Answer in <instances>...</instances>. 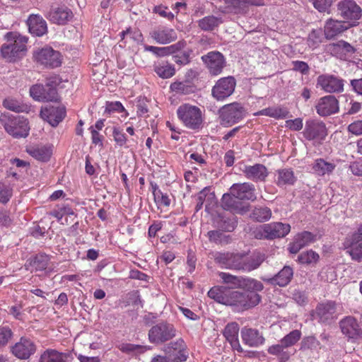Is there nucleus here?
<instances>
[{"mask_svg":"<svg viewBox=\"0 0 362 362\" xmlns=\"http://www.w3.org/2000/svg\"><path fill=\"white\" fill-rule=\"evenodd\" d=\"M336 311V303L333 301L320 303L315 309V313L320 322L328 325L337 319Z\"/></svg>","mask_w":362,"mask_h":362,"instance_id":"19","label":"nucleus"},{"mask_svg":"<svg viewBox=\"0 0 362 362\" xmlns=\"http://www.w3.org/2000/svg\"><path fill=\"white\" fill-rule=\"evenodd\" d=\"M320 42L321 32L319 30H313L310 32L308 37V45L313 48H315Z\"/></svg>","mask_w":362,"mask_h":362,"instance_id":"56","label":"nucleus"},{"mask_svg":"<svg viewBox=\"0 0 362 362\" xmlns=\"http://www.w3.org/2000/svg\"><path fill=\"white\" fill-rule=\"evenodd\" d=\"M39 362H67L66 355L55 349H48L41 354Z\"/></svg>","mask_w":362,"mask_h":362,"instance_id":"35","label":"nucleus"},{"mask_svg":"<svg viewBox=\"0 0 362 362\" xmlns=\"http://www.w3.org/2000/svg\"><path fill=\"white\" fill-rule=\"evenodd\" d=\"M338 14L349 26L357 25L362 16L361 8L354 0H343L337 4Z\"/></svg>","mask_w":362,"mask_h":362,"instance_id":"8","label":"nucleus"},{"mask_svg":"<svg viewBox=\"0 0 362 362\" xmlns=\"http://www.w3.org/2000/svg\"><path fill=\"white\" fill-rule=\"evenodd\" d=\"M13 333L8 326H0V350L4 348L13 338Z\"/></svg>","mask_w":362,"mask_h":362,"instance_id":"48","label":"nucleus"},{"mask_svg":"<svg viewBox=\"0 0 362 362\" xmlns=\"http://www.w3.org/2000/svg\"><path fill=\"white\" fill-rule=\"evenodd\" d=\"M186 344L183 339H179L175 341H172L163 347V351L166 356L169 358H175V359H180L184 356V361L187 359L188 352L186 350Z\"/></svg>","mask_w":362,"mask_h":362,"instance_id":"22","label":"nucleus"},{"mask_svg":"<svg viewBox=\"0 0 362 362\" xmlns=\"http://www.w3.org/2000/svg\"><path fill=\"white\" fill-rule=\"evenodd\" d=\"M348 131L351 134L358 136L362 134V119L356 120L348 126Z\"/></svg>","mask_w":362,"mask_h":362,"instance_id":"64","label":"nucleus"},{"mask_svg":"<svg viewBox=\"0 0 362 362\" xmlns=\"http://www.w3.org/2000/svg\"><path fill=\"white\" fill-rule=\"evenodd\" d=\"M339 101L332 95L322 97L315 105L316 112L321 117L335 114L339 111Z\"/></svg>","mask_w":362,"mask_h":362,"instance_id":"14","label":"nucleus"},{"mask_svg":"<svg viewBox=\"0 0 362 362\" xmlns=\"http://www.w3.org/2000/svg\"><path fill=\"white\" fill-rule=\"evenodd\" d=\"M27 152L35 159L47 162L52 155V148L51 146H40L32 147L28 149Z\"/></svg>","mask_w":362,"mask_h":362,"instance_id":"32","label":"nucleus"},{"mask_svg":"<svg viewBox=\"0 0 362 362\" xmlns=\"http://www.w3.org/2000/svg\"><path fill=\"white\" fill-rule=\"evenodd\" d=\"M245 116V108L238 102L224 105L218 110L220 124L224 127L233 126L243 119Z\"/></svg>","mask_w":362,"mask_h":362,"instance_id":"3","label":"nucleus"},{"mask_svg":"<svg viewBox=\"0 0 362 362\" xmlns=\"http://www.w3.org/2000/svg\"><path fill=\"white\" fill-rule=\"evenodd\" d=\"M303 127V119L299 117L294 119H288L285 122V127L291 131H300L302 129Z\"/></svg>","mask_w":362,"mask_h":362,"instance_id":"58","label":"nucleus"},{"mask_svg":"<svg viewBox=\"0 0 362 362\" xmlns=\"http://www.w3.org/2000/svg\"><path fill=\"white\" fill-rule=\"evenodd\" d=\"M315 240V235L309 231H303L298 233L293 243L288 246V251L292 254L298 253L303 247L313 243Z\"/></svg>","mask_w":362,"mask_h":362,"instance_id":"24","label":"nucleus"},{"mask_svg":"<svg viewBox=\"0 0 362 362\" xmlns=\"http://www.w3.org/2000/svg\"><path fill=\"white\" fill-rule=\"evenodd\" d=\"M3 105L6 109L16 112H29L30 106L22 103L15 99L6 98L3 101Z\"/></svg>","mask_w":362,"mask_h":362,"instance_id":"40","label":"nucleus"},{"mask_svg":"<svg viewBox=\"0 0 362 362\" xmlns=\"http://www.w3.org/2000/svg\"><path fill=\"white\" fill-rule=\"evenodd\" d=\"M230 192L239 200L255 201L257 199L255 186L249 182L233 184Z\"/></svg>","mask_w":362,"mask_h":362,"instance_id":"18","label":"nucleus"},{"mask_svg":"<svg viewBox=\"0 0 362 362\" xmlns=\"http://www.w3.org/2000/svg\"><path fill=\"white\" fill-rule=\"evenodd\" d=\"M321 281L325 282H332L336 280L337 274L332 267L325 268L319 274Z\"/></svg>","mask_w":362,"mask_h":362,"instance_id":"52","label":"nucleus"},{"mask_svg":"<svg viewBox=\"0 0 362 362\" xmlns=\"http://www.w3.org/2000/svg\"><path fill=\"white\" fill-rule=\"evenodd\" d=\"M261 300V296L255 292H241L229 290L226 305L233 306L238 310H248Z\"/></svg>","mask_w":362,"mask_h":362,"instance_id":"5","label":"nucleus"},{"mask_svg":"<svg viewBox=\"0 0 362 362\" xmlns=\"http://www.w3.org/2000/svg\"><path fill=\"white\" fill-rule=\"evenodd\" d=\"M145 51H148L156 55L157 57H165L171 54L168 47H158L151 45H145Z\"/></svg>","mask_w":362,"mask_h":362,"instance_id":"54","label":"nucleus"},{"mask_svg":"<svg viewBox=\"0 0 362 362\" xmlns=\"http://www.w3.org/2000/svg\"><path fill=\"white\" fill-rule=\"evenodd\" d=\"M36 351L35 343L30 339L21 337L20 341L11 347L12 354L19 359H28Z\"/></svg>","mask_w":362,"mask_h":362,"instance_id":"17","label":"nucleus"},{"mask_svg":"<svg viewBox=\"0 0 362 362\" xmlns=\"http://www.w3.org/2000/svg\"><path fill=\"white\" fill-rule=\"evenodd\" d=\"M303 135L308 140H323L327 135L324 122L317 120H308L303 131Z\"/></svg>","mask_w":362,"mask_h":362,"instance_id":"15","label":"nucleus"},{"mask_svg":"<svg viewBox=\"0 0 362 362\" xmlns=\"http://www.w3.org/2000/svg\"><path fill=\"white\" fill-rule=\"evenodd\" d=\"M73 16L71 9L62 6L52 9L47 14V18L53 23L65 25L72 19Z\"/></svg>","mask_w":362,"mask_h":362,"instance_id":"23","label":"nucleus"},{"mask_svg":"<svg viewBox=\"0 0 362 362\" xmlns=\"http://www.w3.org/2000/svg\"><path fill=\"white\" fill-rule=\"evenodd\" d=\"M112 136L117 145L123 146L126 144L127 139L122 129L115 127L112 131Z\"/></svg>","mask_w":362,"mask_h":362,"instance_id":"55","label":"nucleus"},{"mask_svg":"<svg viewBox=\"0 0 362 362\" xmlns=\"http://www.w3.org/2000/svg\"><path fill=\"white\" fill-rule=\"evenodd\" d=\"M293 276V270L289 266H284L276 275L271 278H262L264 282L272 285L284 287L291 281Z\"/></svg>","mask_w":362,"mask_h":362,"instance_id":"21","label":"nucleus"},{"mask_svg":"<svg viewBox=\"0 0 362 362\" xmlns=\"http://www.w3.org/2000/svg\"><path fill=\"white\" fill-rule=\"evenodd\" d=\"M275 183L280 187L293 185L296 181L293 171L291 168H283L276 170Z\"/></svg>","mask_w":362,"mask_h":362,"instance_id":"31","label":"nucleus"},{"mask_svg":"<svg viewBox=\"0 0 362 362\" xmlns=\"http://www.w3.org/2000/svg\"><path fill=\"white\" fill-rule=\"evenodd\" d=\"M177 114L178 118L187 127L198 129L202 127L203 122L202 112L198 107L183 104L178 107Z\"/></svg>","mask_w":362,"mask_h":362,"instance_id":"6","label":"nucleus"},{"mask_svg":"<svg viewBox=\"0 0 362 362\" xmlns=\"http://www.w3.org/2000/svg\"><path fill=\"white\" fill-rule=\"evenodd\" d=\"M202 59L206 64L210 74L213 76L220 74L226 64L223 55L217 51L210 52L203 55Z\"/></svg>","mask_w":362,"mask_h":362,"instance_id":"13","label":"nucleus"},{"mask_svg":"<svg viewBox=\"0 0 362 362\" xmlns=\"http://www.w3.org/2000/svg\"><path fill=\"white\" fill-rule=\"evenodd\" d=\"M230 288L224 286H217L211 288L208 292V296L217 303L226 305Z\"/></svg>","mask_w":362,"mask_h":362,"instance_id":"33","label":"nucleus"},{"mask_svg":"<svg viewBox=\"0 0 362 362\" xmlns=\"http://www.w3.org/2000/svg\"><path fill=\"white\" fill-rule=\"evenodd\" d=\"M346 250L353 260L362 261V240L356 241L351 239L350 245L346 247Z\"/></svg>","mask_w":362,"mask_h":362,"instance_id":"43","label":"nucleus"},{"mask_svg":"<svg viewBox=\"0 0 362 362\" xmlns=\"http://www.w3.org/2000/svg\"><path fill=\"white\" fill-rule=\"evenodd\" d=\"M349 28H351V26L344 21H337L330 18L327 21L325 25V37L328 40H331Z\"/></svg>","mask_w":362,"mask_h":362,"instance_id":"25","label":"nucleus"},{"mask_svg":"<svg viewBox=\"0 0 362 362\" xmlns=\"http://www.w3.org/2000/svg\"><path fill=\"white\" fill-rule=\"evenodd\" d=\"M218 276L222 283L230 286L229 288H239L240 276L232 275L226 272H220Z\"/></svg>","mask_w":362,"mask_h":362,"instance_id":"46","label":"nucleus"},{"mask_svg":"<svg viewBox=\"0 0 362 362\" xmlns=\"http://www.w3.org/2000/svg\"><path fill=\"white\" fill-rule=\"evenodd\" d=\"M208 195L211 196V197L213 196V194L210 193L209 187H205L201 192H199V193L198 194L197 203L196 205V211H199L202 208L204 201L205 198L206 197V196H208Z\"/></svg>","mask_w":362,"mask_h":362,"instance_id":"60","label":"nucleus"},{"mask_svg":"<svg viewBox=\"0 0 362 362\" xmlns=\"http://www.w3.org/2000/svg\"><path fill=\"white\" fill-rule=\"evenodd\" d=\"M191 54L192 50L189 49L177 52L173 56V62L178 65H186L190 62Z\"/></svg>","mask_w":362,"mask_h":362,"instance_id":"49","label":"nucleus"},{"mask_svg":"<svg viewBox=\"0 0 362 362\" xmlns=\"http://www.w3.org/2000/svg\"><path fill=\"white\" fill-rule=\"evenodd\" d=\"M29 31L36 36H42L47 32V25L43 18L37 14H31L27 21Z\"/></svg>","mask_w":362,"mask_h":362,"instance_id":"28","label":"nucleus"},{"mask_svg":"<svg viewBox=\"0 0 362 362\" xmlns=\"http://www.w3.org/2000/svg\"><path fill=\"white\" fill-rule=\"evenodd\" d=\"M319 259V255L313 251L310 250L306 252H303L298 256V261L301 264H313L316 263Z\"/></svg>","mask_w":362,"mask_h":362,"instance_id":"50","label":"nucleus"},{"mask_svg":"<svg viewBox=\"0 0 362 362\" xmlns=\"http://www.w3.org/2000/svg\"><path fill=\"white\" fill-rule=\"evenodd\" d=\"M236 81L233 76L218 79L211 89L212 97L218 101H223L230 96L235 88Z\"/></svg>","mask_w":362,"mask_h":362,"instance_id":"10","label":"nucleus"},{"mask_svg":"<svg viewBox=\"0 0 362 362\" xmlns=\"http://www.w3.org/2000/svg\"><path fill=\"white\" fill-rule=\"evenodd\" d=\"M218 226L222 230L231 232L236 228L237 222L234 217L226 218L221 217L218 222Z\"/></svg>","mask_w":362,"mask_h":362,"instance_id":"51","label":"nucleus"},{"mask_svg":"<svg viewBox=\"0 0 362 362\" xmlns=\"http://www.w3.org/2000/svg\"><path fill=\"white\" fill-rule=\"evenodd\" d=\"M151 37L158 43L165 45L170 43L177 39L176 32L167 27H159L151 32Z\"/></svg>","mask_w":362,"mask_h":362,"instance_id":"27","label":"nucleus"},{"mask_svg":"<svg viewBox=\"0 0 362 362\" xmlns=\"http://www.w3.org/2000/svg\"><path fill=\"white\" fill-rule=\"evenodd\" d=\"M65 115L66 110L64 107L47 105L42 107L40 111V117L52 127H57Z\"/></svg>","mask_w":362,"mask_h":362,"instance_id":"16","label":"nucleus"},{"mask_svg":"<svg viewBox=\"0 0 362 362\" xmlns=\"http://www.w3.org/2000/svg\"><path fill=\"white\" fill-rule=\"evenodd\" d=\"M238 332V324L236 322H230L226 326L223 334L226 340L231 345L232 348L238 352L242 353L243 352V349L239 342Z\"/></svg>","mask_w":362,"mask_h":362,"instance_id":"26","label":"nucleus"},{"mask_svg":"<svg viewBox=\"0 0 362 362\" xmlns=\"http://www.w3.org/2000/svg\"><path fill=\"white\" fill-rule=\"evenodd\" d=\"M44 86L45 90V96H44V100L47 101H56L58 99V94L57 91V88H50L47 86Z\"/></svg>","mask_w":362,"mask_h":362,"instance_id":"63","label":"nucleus"},{"mask_svg":"<svg viewBox=\"0 0 362 362\" xmlns=\"http://www.w3.org/2000/svg\"><path fill=\"white\" fill-rule=\"evenodd\" d=\"M45 90L43 85L36 84L33 86L30 89V96L38 101L44 100Z\"/></svg>","mask_w":362,"mask_h":362,"instance_id":"53","label":"nucleus"},{"mask_svg":"<svg viewBox=\"0 0 362 362\" xmlns=\"http://www.w3.org/2000/svg\"><path fill=\"white\" fill-rule=\"evenodd\" d=\"M6 42L1 47V55L8 62H15L26 54L28 38L18 33L9 32L5 35Z\"/></svg>","mask_w":362,"mask_h":362,"instance_id":"2","label":"nucleus"},{"mask_svg":"<svg viewBox=\"0 0 362 362\" xmlns=\"http://www.w3.org/2000/svg\"><path fill=\"white\" fill-rule=\"evenodd\" d=\"M176 335L173 325L162 321L153 325L148 331V339L155 344H161L172 339Z\"/></svg>","mask_w":362,"mask_h":362,"instance_id":"9","label":"nucleus"},{"mask_svg":"<svg viewBox=\"0 0 362 362\" xmlns=\"http://www.w3.org/2000/svg\"><path fill=\"white\" fill-rule=\"evenodd\" d=\"M332 4V0H315L314 7L320 12L327 11Z\"/></svg>","mask_w":362,"mask_h":362,"instance_id":"62","label":"nucleus"},{"mask_svg":"<svg viewBox=\"0 0 362 362\" xmlns=\"http://www.w3.org/2000/svg\"><path fill=\"white\" fill-rule=\"evenodd\" d=\"M49 257L45 254H37L28 260L29 266L35 271L45 270L49 264Z\"/></svg>","mask_w":362,"mask_h":362,"instance_id":"38","label":"nucleus"},{"mask_svg":"<svg viewBox=\"0 0 362 362\" xmlns=\"http://www.w3.org/2000/svg\"><path fill=\"white\" fill-rule=\"evenodd\" d=\"M155 72L163 78H168L174 76L175 69L168 62L158 63L154 66Z\"/></svg>","mask_w":362,"mask_h":362,"instance_id":"41","label":"nucleus"},{"mask_svg":"<svg viewBox=\"0 0 362 362\" xmlns=\"http://www.w3.org/2000/svg\"><path fill=\"white\" fill-rule=\"evenodd\" d=\"M223 23L221 18L207 16L197 21L198 27L204 31H212Z\"/></svg>","mask_w":362,"mask_h":362,"instance_id":"34","label":"nucleus"},{"mask_svg":"<svg viewBox=\"0 0 362 362\" xmlns=\"http://www.w3.org/2000/svg\"><path fill=\"white\" fill-rule=\"evenodd\" d=\"M300 337L301 332L298 329H294L282 338L281 342L283 343L286 348H288L296 344Z\"/></svg>","mask_w":362,"mask_h":362,"instance_id":"47","label":"nucleus"},{"mask_svg":"<svg viewBox=\"0 0 362 362\" xmlns=\"http://www.w3.org/2000/svg\"><path fill=\"white\" fill-rule=\"evenodd\" d=\"M289 113L290 112L286 107H272L264 108L258 112L256 115L269 116L279 119L288 117L289 116Z\"/></svg>","mask_w":362,"mask_h":362,"instance_id":"36","label":"nucleus"},{"mask_svg":"<svg viewBox=\"0 0 362 362\" xmlns=\"http://www.w3.org/2000/svg\"><path fill=\"white\" fill-rule=\"evenodd\" d=\"M12 195L11 189L4 183H0V202L7 203Z\"/></svg>","mask_w":362,"mask_h":362,"instance_id":"57","label":"nucleus"},{"mask_svg":"<svg viewBox=\"0 0 362 362\" xmlns=\"http://www.w3.org/2000/svg\"><path fill=\"white\" fill-rule=\"evenodd\" d=\"M0 122L6 132L13 138H25L29 134V123L23 117L3 115L0 117Z\"/></svg>","mask_w":362,"mask_h":362,"instance_id":"4","label":"nucleus"},{"mask_svg":"<svg viewBox=\"0 0 362 362\" xmlns=\"http://www.w3.org/2000/svg\"><path fill=\"white\" fill-rule=\"evenodd\" d=\"M328 47L331 53L335 55L355 52L354 47L349 42L344 40H339L337 42L329 44Z\"/></svg>","mask_w":362,"mask_h":362,"instance_id":"37","label":"nucleus"},{"mask_svg":"<svg viewBox=\"0 0 362 362\" xmlns=\"http://www.w3.org/2000/svg\"><path fill=\"white\" fill-rule=\"evenodd\" d=\"M35 60L46 67L55 68L61 65V54L52 47H44L34 54Z\"/></svg>","mask_w":362,"mask_h":362,"instance_id":"12","label":"nucleus"},{"mask_svg":"<svg viewBox=\"0 0 362 362\" xmlns=\"http://www.w3.org/2000/svg\"><path fill=\"white\" fill-rule=\"evenodd\" d=\"M292 69L295 71H299L302 74H308L309 73L310 67L308 64L303 61H293L292 62Z\"/></svg>","mask_w":362,"mask_h":362,"instance_id":"61","label":"nucleus"},{"mask_svg":"<svg viewBox=\"0 0 362 362\" xmlns=\"http://www.w3.org/2000/svg\"><path fill=\"white\" fill-rule=\"evenodd\" d=\"M264 254L253 253L247 256L241 253H217L215 261L223 268L250 272L257 269L264 261Z\"/></svg>","mask_w":362,"mask_h":362,"instance_id":"1","label":"nucleus"},{"mask_svg":"<svg viewBox=\"0 0 362 362\" xmlns=\"http://www.w3.org/2000/svg\"><path fill=\"white\" fill-rule=\"evenodd\" d=\"M243 173L247 179L254 182L264 181L268 176V170L262 164L245 166Z\"/></svg>","mask_w":362,"mask_h":362,"instance_id":"30","label":"nucleus"},{"mask_svg":"<svg viewBox=\"0 0 362 362\" xmlns=\"http://www.w3.org/2000/svg\"><path fill=\"white\" fill-rule=\"evenodd\" d=\"M335 168V165L326 162L323 159H317L313 165V170L320 175H324L326 173H332Z\"/></svg>","mask_w":362,"mask_h":362,"instance_id":"45","label":"nucleus"},{"mask_svg":"<svg viewBox=\"0 0 362 362\" xmlns=\"http://www.w3.org/2000/svg\"><path fill=\"white\" fill-rule=\"evenodd\" d=\"M319 341L314 337H305L301 341V349H312L316 348Z\"/></svg>","mask_w":362,"mask_h":362,"instance_id":"59","label":"nucleus"},{"mask_svg":"<svg viewBox=\"0 0 362 362\" xmlns=\"http://www.w3.org/2000/svg\"><path fill=\"white\" fill-rule=\"evenodd\" d=\"M239 288L261 291L263 290L264 286L260 281L255 279L240 276Z\"/></svg>","mask_w":362,"mask_h":362,"instance_id":"42","label":"nucleus"},{"mask_svg":"<svg viewBox=\"0 0 362 362\" xmlns=\"http://www.w3.org/2000/svg\"><path fill=\"white\" fill-rule=\"evenodd\" d=\"M250 216L257 222H265L271 218L272 211L267 206H256L252 209Z\"/></svg>","mask_w":362,"mask_h":362,"instance_id":"39","label":"nucleus"},{"mask_svg":"<svg viewBox=\"0 0 362 362\" xmlns=\"http://www.w3.org/2000/svg\"><path fill=\"white\" fill-rule=\"evenodd\" d=\"M317 86L326 93H340L344 91V80L332 74H322L317 78Z\"/></svg>","mask_w":362,"mask_h":362,"instance_id":"11","label":"nucleus"},{"mask_svg":"<svg viewBox=\"0 0 362 362\" xmlns=\"http://www.w3.org/2000/svg\"><path fill=\"white\" fill-rule=\"evenodd\" d=\"M341 332L351 339H357L362 335V329L357 320L351 316H347L339 322Z\"/></svg>","mask_w":362,"mask_h":362,"instance_id":"20","label":"nucleus"},{"mask_svg":"<svg viewBox=\"0 0 362 362\" xmlns=\"http://www.w3.org/2000/svg\"><path fill=\"white\" fill-rule=\"evenodd\" d=\"M290 230L289 224L274 222L260 226L255 230L254 233L257 239L273 240L285 237Z\"/></svg>","mask_w":362,"mask_h":362,"instance_id":"7","label":"nucleus"},{"mask_svg":"<svg viewBox=\"0 0 362 362\" xmlns=\"http://www.w3.org/2000/svg\"><path fill=\"white\" fill-rule=\"evenodd\" d=\"M241 337L243 341L250 347H257L264 342V338L256 329L243 327Z\"/></svg>","mask_w":362,"mask_h":362,"instance_id":"29","label":"nucleus"},{"mask_svg":"<svg viewBox=\"0 0 362 362\" xmlns=\"http://www.w3.org/2000/svg\"><path fill=\"white\" fill-rule=\"evenodd\" d=\"M232 194H224L221 199V206L226 210L238 211L240 209V202Z\"/></svg>","mask_w":362,"mask_h":362,"instance_id":"44","label":"nucleus"}]
</instances>
